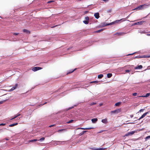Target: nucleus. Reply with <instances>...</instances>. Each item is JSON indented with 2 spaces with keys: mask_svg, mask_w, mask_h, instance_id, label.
Masks as SVG:
<instances>
[{
  "mask_svg": "<svg viewBox=\"0 0 150 150\" xmlns=\"http://www.w3.org/2000/svg\"><path fill=\"white\" fill-rule=\"evenodd\" d=\"M148 6V5L143 4L138 6L133 9V10L139 11L142 10L146 8Z\"/></svg>",
  "mask_w": 150,
  "mask_h": 150,
  "instance_id": "obj_1",
  "label": "nucleus"
},
{
  "mask_svg": "<svg viewBox=\"0 0 150 150\" xmlns=\"http://www.w3.org/2000/svg\"><path fill=\"white\" fill-rule=\"evenodd\" d=\"M123 19H121L120 20H116L115 22H113V23H118L119 22H120V21L122 20ZM113 23H110L109 24H105V23H102V27H105L106 26L108 25H111Z\"/></svg>",
  "mask_w": 150,
  "mask_h": 150,
  "instance_id": "obj_2",
  "label": "nucleus"
},
{
  "mask_svg": "<svg viewBox=\"0 0 150 150\" xmlns=\"http://www.w3.org/2000/svg\"><path fill=\"white\" fill-rule=\"evenodd\" d=\"M135 132V131H132L131 132H128L125 135V137L131 136Z\"/></svg>",
  "mask_w": 150,
  "mask_h": 150,
  "instance_id": "obj_3",
  "label": "nucleus"
},
{
  "mask_svg": "<svg viewBox=\"0 0 150 150\" xmlns=\"http://www.w3.org/2000/svg\"><path fill=\"white\" fill-rule=\"evenodd\" d=\"M121 112V109H117L116 110L112 111H111V113H115V114H117L119 112Z\"/></svg>",
  "mask_w": 150,
  "mask_h": 150,
  "instance_id": "obj_4",
  "label": "nucleus"
},
{
  "mask_svg": "<svg viewBox=\"0 0 150 150\" xmlns=\"http://www.w3.org/2000/svg\"><path fill=\"white\" fill-rule=\"evenodd\" d=\"M150 112V111H148L146 113H144L142 116L138 119L139 120H140V119L143 118L145 117L147 114H149Z\"/></svg>",
  "mask_w": 150,
  "mask_h": 150,
  "instance_id": "obj_5",
  "label": "nucleus"
},
{
  "mask_svg": "<svg viewBox=\"0 0 150 150\" xmlns=\"http://www.w3.org/2000/svg\"><path fill=\"white\" fill-rule=\"evenodd\" d=\"M145 22V21H141L139 22H137L134 23L133 24V25H141Z\"/></svg>",
  "mask_w": 150,
  "mask_h": 150,
  "instance_id": "obj_6",
  "label": "nucleus"
},
{
  "mask_svg": "<svg viewBox=\"0 0 150 150\" xmlns=\"http://www.w3.org/2000/svg\"><path fill=\"white\" fill-rule=\"evenodd\" d=\"M18 86V84H15V85L13 87H12L11 89L8 90H6V91H8V92H11L12 91L14 90V89H15Z\"/></svg>",
  "mask_w": 150,
  "mask_h": 150,
  "instance_id": "obj_7",
  "label": "nucleus"
},
{
  "mask_svg": "<svg viewBox=\"0 0 150 150\" xmlns=\"http://www.w3.org/2000/svg\"><path fill=\"white\" fill-rule=\"evenodd\" d=\"M42 69L41 67H35L33 68L32 69L33 71H37L39 70L40 69Z\"/></svg>",
  "mask_w": 150,
  "mask_h": 150,
  "instance_id": "obj_8",
  "label": "nucleus"
},
{
  "mask_svg": "<svg viewBox=\"0 0 150 150\" xmlns=\"http://www.w3.org/2000/svg\"><path fill=\"white\" fill-rule=\"evenodd\" d=\"M94 16L97 19H98L100 17L99 13L98 12H97L94 13Z\"/></svg>",
  "mask_w": 150,
  "mask_h": 150,
  "instance_id": "obj_9",
  "label": "nucleus"
},
{
  "mask_svg": "<svg viewBox=\"0 0 150 150\" xmlns=\"http://www.w3.org/2000/svg\"><path fill=\"white\" fill-rule=\"evenodd\" d=\"M150 95V93H147L145 96H139V97H147L149 96Z\"/></svg>",
  "mask_w": 150,
  "mask_h": 150,
  "instance_id": "obj_10",
  "label": "nucleus"
},
{
  "mask_svg": "<svg viewBox=\"0 0 150 150\" xmlns=\"http://www.w3.org/2000/svg\"><path fill=\"white\" fill-rule=\"evenodd\" d=\"M58 142H59V141H52V143L54 145H57Z\"/></svg>",
  "mask_w": 150,
  "mask_h": 150,
  "instance_id": "obj_11",
  "label": "nucleus"
},
{
  "mask_svg": "<svg viewBox=\"0 0 150 150\" xmlns=\"http://www.w3.org/2000/svg\"><path fill=\"white\" fill-rule=\"evenodd\" d=\"M101 122L104 124H106L108 122L107 121V118H105L104 119L102 120Z\"/></svg>",
  "mask_w": 150,
  "mask_h": 150,
  "instance_id": "obj_12",
  "label": "nucleus"
},
{
  "mask_svg": "<svg viewBox=\"0 0 150 150\" xmlns=\"http://www.w3.org/2000/svg\"><path fill=\"white\" fill-rule=\"evenodd\" d=\"M98 120V119L96 118H93L91 119V121L93 123H96Z\"/></svg>",
  "mask_w": 150,
  "mask_h": 150,
  "instance_id": "obj_13",
  "label": "nucleus"
},
{
  "mask_svg": "<svg viewBox=\"0 0 150 150\" xmlns=\"http://www.w3.org/2000/svg\"><path fill=\"white\" fill-rule=\"evenodd\" d=\"M59 142H58L57 145H60L64 144L66 142L65 141H59Z\"/></svg>",
  "mask_w": 150,
  "mask_h": 150,
  "instance_id": "obj_14",
  "label": "nucleus"
},
{
  "mask_svg": "<svg viewBox=\"0 0 150 150\" xmlns=\"http://www.w3.org/2000/svg\"><path fill=\"white\" fill-rule=\"evenodd\" d=\"M93 128L92 127H89V128H79L78 129H90Z\"/></svg>",
  "mask_w": 150,
  "mask_h": 150,
  "instance_id": "obj_15",
  "label": "nucleus"
},
{
  "mask_svg": "<svg viewBox=\"0 0 150 150\" xmlns=\"http://www.w3.org/2000/svg\"><path fill=\"white\" fill-rule=\"evenodd\" d=\"M142 68V66L141 65L135 67V69H141Z\"/></svg>",
  "mask_w": 150,
  "mask_h": 150,
  "instance_id": "obj_16",
  "label": "nucleus"
},
{
  "mask_svg": "<svg viewBox=\"0 0 150 150\" xmlns=\"http://www.w3.org/2000/svg\"><path fill=\"white\" fill-rule=\"evenodd\" d=\"M125 33L123 32L122 33H117L115 34V35H122L124 34Z\"/></svg>",
  "mask_w": 150,
  "mask_h": 150,
  "instance_id": "obj_17",
  "label": "nucleus"
},
{
  "mask_svg": "<svg viewBox=\"0 0 150 150\" xmlns=\"http://www.w3.org/2000/svg\"><path fill=\"white\" fill-rule=\"evenodd\" d=\"M23 31L24 32L26 33H30L29 31L25 29H23Z\"/></svg>",
  "mask_w": 150,
  "mask_h": 150,
  "instance_id": "obj_18",
  "label": "nucleus"
},
{
  "mask_svg": "<svg viewBox=\"0 0 150 150\" xmlns=\"http://www.w3.org/2000/svg\"><path fill=\"white\" fill-rule=\"evenodd\" d=\"M18 125V123H13L9 125V126L10 127H12L16 125Z\"/></svg>",
  "mask_w": 150,
  "mask_h": 150,
  "instance_id": "obj_19",
  "label": "nucleus"
},
{
  "mask_svg": "<svg viewBox=\"0 0 150 150\" xmlns=\"http://www.w3.org/2000/svg\"><path fill=\"white\" fill-rule=\"evenodd\" d=\"M112 76V74L111 73L108 74L107 75V77L108 78L111 77Z\"/></svg>",
  "mask_w": 150,
  "mask_h": 150,
  "instance_id": "obj_20",
  "label": "nucleus"
},
{
  "mask_svg": "<svg viewBox=\"0 0 150 150\" xmlns=\"http://www.w3.org/2000/svg\"><path fill=\"white\" fill-rule=\"evenodd\" d=\"M38 140L37 139H33V140H30L29 141V142H35L36 141H38Z\"/></svg>",
  "mask_w": 150,
  "mask_h": 150,
  "instance_id": "obj_21",
  "label": "nucleus"
},
{
  "mask_svg": "<svg viewBox=\"0 0 150 150\" xmlns=\"http://www.w3.org/2000/svg\"><path fill=\"white\" fill-rule=\"evenodd\" d=\"M103 74H100L98 75V78L99 79H101L103 77Z\"/></svg>",
  "mask_w": 150,
  "mask_h": 150,
  "instance_id": "obj_22",
  "label": "nucleus"
},
{
  "mask_svg": "<svg viewBox=\"0 0 150 150\" xmlns=\"http://www.w3.org/2000/svg\"><path fill=\"white\" fill-rule=\"evenodd\" d=\"M84 139L83 138H81L79 139L77 141V143H79L81 142V141L83 140Z\"/></svg>",
  "mask_w": 150,
  "mask_h": 150,
  "instance_id": "obj_23",
  "label": "nucleus"
},
{
  "mask_svg": "<svg viewBox=\"0 0 150 150\" xmlns=\"http://www.w3.org/2000/svg\"><path fill=\"white\" fill-rule=\"evenodd\" d=\"M45 139V137H42V138H41V139H39V140H38V141H40L41 142H42L43 140H44Z\"/></svg>",
  "mask_w": 150,
  "mask_h": 150,
  "instance_id": "obj_24",
  "label": "nucleus"
},
{
  "mask_svg": "<svg viewBox=\"0 0 150 150\" xmlns=\"http://www.w3.org/2000/svg\"><path fill=\"white\" fill-rule=\"evenodd\" d=\"M150 57V56H147L145 55H144L143 56L140 57H139V58H144V57Z\"/></svg>",
  "mask_w": 150,
  "mask_h": 150,
  "instance_id": "obj_25",
  "label": "nucleus"
},
{
  "mask_svg": "<svg viewBox=\"0 0 150 150\" xmlns=\"http://www.w3.org/2000/svg\"><path fill=\"white\" fill-rule=\"evenodd\" d=\"M83 22L84 24H87L88 23L89 21L85 20L83 21Z\"/></svg>",
  "mask_w": 150,
  "mask_h": 150,
  "instance_id": "obj_26",
  "label": "nucleus"
},
{
  "mask_svg": "<svg viewBox=\"0 0 150 150\" xmlns=\"http://www.w3.org/2000/svg\"><path fill=\"white\" fill-rule=\"evenodd\" d=\"M103 30V29H101L99 30H98L95 31V32L97 33H99L100 32L102 31Z\"/></svg>",
  "mask_w": 150,
  "mask_h": 150,
  "instance_id": "obj_27",
  "label": "nucleus"
},
{
  "mask_svg": "<svg viewBox=\"0 0 150 150\" xmlns=\"http://www.w3.org/2000/svg\"><path fill=\"white\" fill-rule=\"evenodd\" d=\"M150 138V135L146 137L145 138V140L147 141L148 139H149Z\"/></svg>",
  "mask_w": 150,
  "mask_h": 150,
  "instance_id": "obj_28",
  "label": "nucleus"
},
{
  "mask_svg": "<svg viewBox=\"0 0 150 150\" xmlns=\"http://www.w3.org/2000/svg\"><path fill=\"white\" fill-rule=\"evenodd\" d=\"M85 19L86 21H89V18L87 16V17H85Z\"/></svg>",
  "mask_w": 150,
  "mask_h": 150,
  "instance_id": "obj_29",
  "label": "nucleus"
},
{
  "mask_svg": "<svg viewBox=\"0 0 150 150\" xmlns=\"http://www.w3.org/2000/svg\"><path fill=\"white\" fill-rule=\"evenodd\" d=\"M106 149L103 148H98V150H104L105 149Z\"/></svg>",
  "mask_w": 150,
  "mask_h": 150,
  "instance_id": "obj_30",
  "label": "nucleus"
},
{
  "mask_svg": "<svg viewBox=\"0 0 150 150\" xmlns=\"http://www.w3.org/2000/svg\"><path fill=\"white\" fill-rule=\"evenodd\" d=\"M121 103L120 102H117L115 104V105L116 106H118Z\"/></svg>",
  "mask_w": 150,
  "mask_h": 150,
  "instance_id": "obj_31",
  "label": "nucleus"
},
{
  "mask_svg": "<svg viewBox=\"0 0 150 150\" xmlns=\"http://www.w3.org/2000/svg\"><path fill=\"white\" fill-rule=\"evenodd\" d=\"M73 121H74V120H71L69 121L68 122H67V123L69 124V123H70L72 122Z\"/></svg>",
  "mask_w": 150,
  "mask_h": 150,
  "instance_id": "obj_32",
  "label": "nucleus"
},
{
  "mask_svg": "<svg viewBox=\"0 0 150 150\" xmlns=\"http://www.w3.org/2000/svg\"><path fill=\"white\" fill-rule=\"evenodd\" d=\"M63 130L66 131V129H59L58 130V132H60L62 131Z\"/></svg>",
  "mask_w": 150,
  "mask_h": 150,
  "instance_id": "obj_33",
  "label": "nucleus"
},
{
  "mask_svg": "<svg viewBox=\"0 0 150 150\" xmlns=\"http://www.w3.org/2000/svg\"><path fill=\"white\" fill-rule=\"evenodd\" d=\"M98 82V81H92L90 82V83H97Z\"/></svg>",
  "mask_w": 150,
  "mask_h": 150,
  "instance_id": "obj_34",
  "label": "nucleus"
},
{
  "mask_svg": "<svg viewBox=\"0 0 150 150\" xmlns=\"http://www.w3.org/2000/svg\"><path fill=\"white\" fill-rule=\"evenodd\" d=\"M96 104V103L93 102V103H91L90 104V105H95Z\"/></svg>",
  "mask_w": 150,
  "mask_h": 150,
  "instance_id": "obj_35",
  "label": "nucleus"
},
{
  "mask_svg": "<svg viewBox=\"0 0 150 150\" xmlns=\"http://www.w3.org/2000/svg\"><path fill=\"white\" fill-rule=\"evenodd\" d=\"M6 100H5L3 101H0V104L3 103L4 102L6 101Z\"/></svg>",
  "mask_w": 150,
  "mask_h": 150,
  "instance_id": "obj_36",
  "label": "nucleus"
},
{
  "mask_svg": "<svg viewBox=\"0 0 150 150\" xmlns=\"http://www.w3.org/2000/svg\"><path fill=\"white\" fill-rule=\"evenodd\" d=\"M54 1L53 0L47 2V3H50L52 2H54Z\"/></svg>",
  "mask_w": 150,
  "mask_h": 150,
  "instance_id": "obj_37",
  "label": "nucleus"
},
{
  "mask_svg": "<svg viewBox=\"0 0 150 150\" xmlns=\"http://www.w3.org/2000/svg\"><path fill=\"white\" fill-rule=\"evenodd\" d=\"M76 69H75L74 70L69 72V73H67V74H69V73H72V72H73L74 71H75V70Z\"/></svg>",
  "mask_w": 150,
  "mask_h": 150,
  "instance_id": "obj_38",
  "label": "nucleus"
},
{
  "mask_svg": "<svg viewBox=\"0 0 150 150\" xmlns=\"http://www.w3.org/2000/svg\"><path fill=\"white\" fill-rule=\"evenodd\" d=\"M137 93H134L132 94V95L134 96H136L137 95Z\"/></svg>",
  "mask_w": 150,
  "mask_h": 150,
  "instance_id": "obj_39",
  "label": "nucleus"
},
{
  "mask_svg": "<svg viewBox=\"0 0 150 150\" xmlns=\"http://www.w3.org/2000/svg\"><path fill=\"white\" fill-rule=\"evenodd\" d=\"M6 125V123H1L0 124V126H4Z\"/></svg>",
  "mask_w": 150,
  "mask_h": 150,
  "instance_id": "obj_40",
  "label": "nucleus"
},
{
  "mask_svg": "<svg viewBox=\"0 0 150 150\" xmlns=\"http://www.w3.org/2000/svg\"><path fill=\"white\" fill-rule=\"evenodd\" d=\"M144 109H141L139 110V112H142L144 111Z\"/></svg>",
  "mask_w": 150,
  "mask_h": 150,
  "instance_id": "obj_41",
  "label": "nucleus"
},
{
  "mask_svg": "<svg viewBox=\"0 0 150 150\" xmlns=\"http://www.w3.org/2000/svg\"><path fill=\"white\" fill-rule=\"evenodd\" d=\"M92 150H98V148H93L92 149Z\"/></svg>",
  "mask_w": 150,
  "mask_h": 150,
  "instance_id": "obj_42",
  "label": "nucleus"
},
{
  "mask_svg": "<svg viewBox=\"0 0 150 150\" xmlns=\"http://www.w3.org/2000/svg\"><path fill=\"white\" fill-rule=\"evenodd\" d=\"M130 71V70H125V72L126 73H128Z\"/></svg>",
  "mask_w": 150,
  "mask_h": 150,
  "instance_id": "obj_43",
  "label": "nucleus"
},
{
  "mask_svg": "<svg viewBox=\"0 0 150 150\" xmlns=\"http://www.w3.org/2000/svg\"><path fill=\"white\" fill-rule=\"evenodd\" d=\"M19 33H13V35H18V34Z\"/></svg>",
  "mask_w": 150,
  "mask_h": 150,
  "instance_id": "obj_44",
  "label": "nucleus"
},
{
  "mask_svg": "<svg viewBox=\"0 0 150 150\" xmlns=\"http://www.w3.org/2000/svg\"><path fill=\"white\" fill-rule=\"evenodd\" d=\"M102 0L105 1V2H108L109 1V0Z\"/></svg>",
  "mask_w": 150,
  "mask_h": 150,
  "instance_id": "obj_45",
  "label": "nucleus"
},
{
  "mask_svg": "<svg viewBox=\"0 0 150 150\" xmlns=\"http://www.w3.org/2000/svg\"><path fill=\"white\" fill-rule=\"evenodd\" d=\"M17 117H18V116L17 115H15L14 117V118H16Z\"/></svg>",
  "mask_w": 150,
  "mask_h": 150,
  "instance_id": "obj_46",
  "label": "nucleus"
},
{
  "mask_svg": "<svg viewBox=\"0 0 150 150\" xmlns=\"http://www.w3.org/2000/svg\"><path fill=\"white\" fill-rule=\"evenodd\" d=\"M54 125H50V126H49V127H53V126H54Z\"/></svg>",
  "mask_w": 150,
  "mask_h": 150,
  "instance_id": "obj_47",
  "label": "nucleus"
},
{
  "mask_svg": "<svg viewBox=\"0 0 150 150\" xmlns=\"http://www.w3.org/2000/svg\"><path fill=\"white\" fill-rule=\"evenodd\" d=\"M135 53H133L132 54H129L128 55H132L133 54H134Z\"/></svg>",
  "mask_w": 150,
  "mask_h": 150,
  "instance_id": "obj_48",
  "label": "nucleus"
},
{
  "mask_svg": "<svg viewBox=\"0 0 150 150\" xmlns=\"http://www.w3.org/2000/svg\"><path fill=\"white\" fill-rule=\"evenodd\" d=\"M86 132V131H83V134L84 133H85V132Z\"/></svg>",
  "mask_w": 150,
  "mask_h": 150,
  "instance_id": "obj_49",
  "label": "nucleus"
},
{
  "mask_svg": "<svg viewBox=\"0 0 150 150\" xmlns=\"http://www.w3.org/2000/svg\"><path fill=\"white\" fill-rule=\"evenodd\" d=\"M147 35L148 36H150V33H149V34H147Z\"/></svg>",
  "mask_w": 150,
  "mask_h": 150,
  "instance_id": "obj_50",
  "label": "nucleus"
},
{
  "mask_svg": "<svg viewBox=\"0 0 150 150\" xmlns=\"http://www.w3.org/2000/svg\"><path fill=\"white\" fill-rule=\"evenodd\" d=\"M17 115V116H18H18H19L21 114H17V115Z\"/></svg>",
  "mask_w": 150,
  "mask_h": 150,
  "instance_id": "obj_51",
  "label": "nucleus"
},
{
  "mask_svg": "<svg viewBox=\"0 0 150 150\" xmlns=\"http://www.w3.org/2000/svg\"><path fill=\"white\" fill-rule=\"evenodd\" d=\"M88 11H85V12H84V13H88Z\"/></svg>",
  "mask_w": 150,
  "mask_h": 150,
  "instance_id": "obj_52",
  "label": "nucleus"
},
{
  "mask_svg": "<svg viewBox=\"0 0 150 150\" xmlns=\"http://www.w3.org/2000/svg\"><path fill=\"white\" fill-rule=\"evenodd\" d=\"M99 105H100V106H102L103 105V103H100L99 104Z\"/></svg>",
  "mask_w": 150,
  "mask_h": 150,
  "instance_id": "obj_53",
  "label": "nucleus"
},
{
  "mask_svg": "<svg viewBox=\"0 0 150 150\" xmlns=\"http://www.w3.org/2000/svg\"><path fill=\"white\" fill-rule=\"evenodd\" d=\"M130 117L131 118L132 117H133V115H130Z\"/></svg>",
  "mask_w": 150,
  "mask_h": 150,
  "instance_id": "obj_54",
  "label": "nucleus"
},
{
  "mask_svg": "<svg viewBox=\"0 0 150 150\" xmlns=\"http://www.w3.org/2000/svg\"><path fill=\"white\" fill-rule=\"evenodd\" d=\"M15 118H14V117L13 118H12V119H11V120H13V119H14Z\"/></svg>",
  "mask_w": 150,
  "mask_h": 150,
  "instance_id": "obj_55",
  "label": "nucleus"
},
{
  "mask_svg": "<svg viewBox=\"0 0 150 150\" xmlns=\"http://www.w3.org/2000/svg\"><path fill=\"white\" fill-rule=\"evenodd\" d=\"M6 140H9V139H7V138H6Z\"/></svg>",
  "mask_w": 150,
  "mask_h": 150,
  "instance_id": "obj_56",
  "label": "nucleus"
},
{
  "mask_svg": "<svg viewBox=\"0 0 150 150\" xmlns=\"http://www.w3.org/2000/svg\"><path fill=\"white\" fill-rule=\"evenodd\" d=\"M47 103V102H45V103L44 104H42V105H44V104H46Z\"/></svg>",
  "mask_w": 150,
  "mask_h": 150,
  "instance_id": "obj_57",
  "label": "nucleus"
},
{
  "mask_svg": "<svg viewBox=\"0 0 150 150\" xmlns=\"http://www.w3.org/2000/svg\"><path fill=\"white\" fill-rule=\"evenodd\" d=\"M139 57H136V58H138Z\"/></svg>",
  "mask_w": 150,
  "mask_h": 150,
  "instance_id": "obj_58",
  "label": "nucleus"
},
{
  "mask_svg": "<svg viewBox=\"0 0 150 150\" xmlns=\"http://www.w3.org/2000/svg\"><path fill=\"white\" fill-rule=\"evenodd\" d=\"M56 26H53V27L52 28H54V27H55Z\"/></svg>",
  "mask_w": 150,
  "mask_h": 150,
  "instance_id": "obj_59",
  "label": "nucleus"
}]
</instances>
